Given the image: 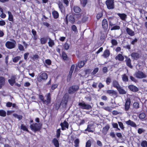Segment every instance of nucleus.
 Segmentation results:
<instances>
[{
	"label": "nucleus",
	"instance_id": "f03ea898",
	"mask_svg": "<svg viewBox=\"0 0 147 147\" xmlns=\"http://www.w3.org/2000/svg\"><path fill=\"white\" fill-rule=\"evenodd\" d=\"M42 127V125L40 123H35L31 124L30 126V128L34 132L39 131L41 129Z\"/></svg>",
	"mask_w": 147,
	"mask_h": 147
},
{
	"label": "nucleus",
	"instance_id": "052dcab7",
	"mask_svg": "<svg viewBox=\"0 0 147 147\" xmlns=\"http://www.w3.org/2000/svg\"><path fill=\"white\" fill-rule=\"evenodd\" d=\"M98 71V68H95L93 71L92 72V74L94 75Z\"/></svg>",
	"mask_w": 147,
	"mask_h": 147
},
{
	"label": "nucleus",
	"instance_id": "a18cd8bd",
	"mask_svg": "<svg viewBox=\"0 0 147 147\" xmlns=\"http://www.w3.org/2000/svg\"><path fill=\"white\" fill-rule=\"evenodd\" d=\"M91 142L90 140H88L86 143V147H91Z\"/></svg>",
	"mask_w": 147,
	"mask_h": 147
},
{
	"label": "nucleus",
	"instance_id": "bb28decb",
	"mask_svg": "<svg viewBox=\"0 0 147 147\" xmlns=\"http://www.w3.org/2000/svg\"><path fill=\"white\" fill-rule=\"evenodd\" d=\"M52 14L55 19H57L58 18L59 14L57 11H54L52 12Z\"/></svg>",
	"mask_w": 147,
	"mask_h": 147
},
{
	"label": "nucleus",
	"instance_id": "58836bf2",
	"mask_svg": "<svg viewBox=\"0 0 147 147\" xmlns=\"http://www.w3.org/2000/svg\"><path fill=\"white\" fill-rule=\"evenodd\" d=\"M133 106L135 109H137L140 107L139 104L138 102H134L133 103Z\"/></svg>",
	"mask_w": 147,
	"mask_h": 147
},
{
	"label": "nucleus",
	"instance_id": "5701e85b",
	"mask_svg": "<svg viewBox=\"0 0 147 147\" xmlns=\"http://www.w3.org/2000/svg\"><path fill=\"white\" fill-rule=\"evenodd\" d=\"M115 59L120 61H123L124 59V57L121 54H119L115 57Z\"/></svg>",
	"mask_w": 147,
	"mask_h": 147
},
{
	"label": "nucleus",
	"instance_id": "423d86ee",
	"mask_svg": "<svg viewBox=\"0 0 147 147\" xmlns=\"http://www.w3.org/2000/svg\"><path fill=\"white\" fill-rule=\"evenodd\" d=\"M79 88L78 85H74L70 87L68 89V92L70 94L74 93Z\"/></svg>",
	"mask_w": 147,
	"mask_h": 147
},
{
	"label": "nucleus",
	"instance_id": "f257e3e1",
	"mask_svg": "<svg viewBox=\"0 0 147 147\" xmlns=\"http://www.w3.org/2000/svg\"><path fill=\"white\" fill-rule=\"evenodd\" d=\"M39 98L42 101L43 103L47 105H48L51 103V97L50 93L47 94L46 96V100H45L44 96L42 95H39Z\"/></svg>",
	"mask_w": 147,
	"mask_h": 147
},
{
	"label": "nucleus",
	"instance_id": "3c124183",
	"mask_svg": "<svg viewBox=\"0 0 147 147\" xmlns=\"http://www.w3.org/2000/svg\"><path fill=\"white\" fill-rule=\"evenodd\" d=\"M118 124L119 125V126L121 129L123 130L124 129V127L123 123L121 122H118Z\"/></svg>",
	"mask_w": 147,
	"mask_h": 147
},
{
	"label": "nucleus",
	"instance_id": "39448f33",
	"mask_svg": "<svg viewBox=\"0 0 147 147\" xmlns=\"http://www.w3.org/2000/svg\"><path fill=\"white\" fill-rule=\"evenodd\" d=\"M113 86L116 88L120 94H125L126 91L123 89L119 85V83H113Z\"/></svg>",
	"mask_w": 147,
	"mask_h": 147
},
{
	"label": "nucleus",
	"instance_id": "aec40b11",
	"mask_svg": "<svg viewBox=\"0 0 147 147\" xmlns=\"http://www.w3.org/2000/svg\"><path fill=\"white\" fill-rule=\"evenodd\" d=\"M126 31L127 34L131 36H133L135 34L134 32L128 28H127Z\"/></svg>",
	"mask_w": 147,
	"mask_h": 147
},
{
	"label": "nucleus",
	"instance_id": "13d9d810",
	"mask_svg": "<svg viewBox=\"0 0 147 147\" xmlns=\"http://www.w3.org/2000/svg\"><path fill=\"white\" fill-rule=\"evenodd\" d=\"M18 47L19 48V49L20 51H22L24 50V47L22 45H21V44H18Z\"/></svg>",
	"mask_w": 147,
	"mask_h": 147
},
{
	"label": "nucleus",
	"instance_id": "e2e57ef3",
	"mask_svg": "<svg viewBox=\"0 0 147 147\" xmlns=\"http://www.w3.org/2000/svg\"><path fill=\"white\" fill-rule=\"evenodd\" d=\"M97 145L100 147H102V144L101 142L99 140H97Z\"/></svg>",
	"mask_w": 147,
	"mask_h": 147
},
{
	"label": "nucleus",
	"instance_id": "7c9ffc66",
	"mask_svg": "<svg viewBox=\"0 0 147 147\" xmlns=\"http://www.w3.org/2000/svg\"><path fill=\"white\" fill-rule=\"evenodd\" d=\"M61 105L60 101H57L55 104V109L57 110H58L59 109L60 105Z\"/></svg>",
	"mask_w": 147,
	"mask_h": 147
},
{
	"label": "nucleus",
	"instance_id": "603ef678",
	"mask_svg": "<svg viewBox=\"0 0 147 147\" xmlns=\"http://www.w3.org/2000/svg\"><path fill=\"white\" fill-rule=\"evenodd\" d=\"M111 43L113 45H116L118 44L117 41L116 40L113 39L111 40Z\"/></svg>",
	"mask_w": 147,
	"mask_h": 147
},
{
	"label": "nucleus",
	"instance_id": "2eb2a0df",
	"mask_svg": "<svg viewBox=\"0 0 147 147\" xmlns=\"http://www.w3.org/2000/svg\"><path fill=\"white\" fill-rule=\"evenodd\" d=\"M102 26L104 29H107L108 28V22L106 19H104L102 22Z\"/></svg>",
	"mask_w": 147,
	"mask_h": 147
},
{
	"label": "nucleus",
	"instance_id": "69168bd1",
	"mask_svg": "<svg viewBox=\"0 0 147 147\" xmlns=\"http://www.w3.org/2000/svg\"><path fill=\"white\" fill-rule=\"evenodd\" d=\"M112 125L114 128H118V125L117 123L113 122L112 123Z\"/></svg>",
	"mask_w": 147,
	"mask_h": 147
},
{
	"label": "nucleus",
	"instance_id": "c03bdc74",
	"mask_svg": "<svg viewBox=\"0 0 147 147\" xmlns=\"http://www.w3.org/2000/svg\"><path fill=\"white\" fill-rule=\"evenodd\" d=\"M21 59L20 56H17L13 59V61L14 62H17Z\"/></svg>",
	"mask_w": 147,
	"mask_h": 147
},
{
	"label": "nucleus",
	"instance_id": "6e6552de",
	"mask_svg": "<svg viewBox=\"0 0 147 147\" xmlns=\"http://www.w3.org/2000/svg\"><path fill=\"white\" fill-rule=\"evenodd\" d=\"M131 103L130 99L129 98H127L126 100L125 104V110L126 111H127L129 109Z\"/></svg>",
	"mask_w": 147,
	"mask_h": 147
},
{
	"label": "nucleus",
	"instance_id": "4468645a",
	"mask_svg": "<svg viewBox=\"0 0 147 147\" xmlns=\"http://www.w3.org/2000/svg\"><path fill=\"white\" fill-rule=\"evenodd\" d=\"M128 88L131 91L134 92H137L139 90L137 87L133 85H129L128 86Z\"/></svg>",
	"mask_w": 147,
	"mask_h": 147
},
{
	"label": "nucleus",
	"instance_id": "393cba45",
	"mask_svg": "<svg viewBox=\"0 0 147 147\" xmlns=\"http://www.w3.org/2000/svg\"><path fill=\"white\" fill-rule=\"evenodd\" d=\"M110 54V53L109 51L107 49L104 52V54L102 55V56H103L107 58L108 57Z\"/></svg>",
	"mask_w": 147,
	"mask_h": 147
},
{
	"label": "nucleus",
	"instance_id": "b1692460",
	"mask_svg": "<svg viewBox=\"0 0 147 147\" xmlns=\"http://www.w3.org/2000/svg\"><path fill=\"white\" fill-rule=\"evenodd\" d=\"M131 57L134 59H137L139 57V54L137 53H133L131 54Z\"/></svg>",
	"mask_w": 147,
	"mask_h": 147
},
{
	"label": "nucleus",
	"instance_id": "bf43d9fd",
	"mask_svg": "<svg viewBox=\"0 0 147 147\" xmlns=\"http://www.w3.org/2000/svg\"><path fill=\"white\" fill-rule=\"evenodd\" d=\"M58 86L57 84H53L52 85L51 88L52 90H54Z\"/></svg>",
	"mask_w": 147,
	"mask_h": 147
},
{
	"label": "nucleus",
	"instance_id": "1a4fd4ad",
	"mask_svg": "<svg viewBox=\"0 0 147 147\" xmlns=\"http://www.w3.org/2000/svg\"><path fill=\"white\" fill-rule=\"evenodd\" d=\"M47 78V74L45 73H43L40 75L38 78V80L39 82H41L42 80H46Z\"/></svg>",
	"mask_w": 147,
	"mask_h": 147
},
{
	"label": "nucleus",
	"instance_id": "a878e982",
	"mask_svg": "<svg viewBox=\"0 0 147 147\" xmlns=\"http://www.w3.org/2000/svg\"><path fill=\"white\" fill-rule=\"evenodd\" d=\"M146 117V114L144 113H141L139 114V117L142 120H144Z\"/></svg>",
	"mask_w": 147,
	"mask_h": 147
},
{
	"label": "nucleus",
	"instance_id": "774afa93",
	"mask_svg": "<svg viewBox=\"0 0 147 147\" xmlns=\"http://www.w3.org/2000/svg\"><path fill=\"white\" fill-rule=\"evenodd\" d=\"M64 47L66 50H68L69 48V45L68 43H66L64 45Z\"/></svg>",
	"mask_w": 147,
	"mask_h": 147
},
{
	"label": "nucleus",
	"instance_id": "9d476101",
	"mask_svg": "<svg viewBox=\"0 0 147 147\" xmlns=\"http://www.w3.org/2000/svg\"><path fill=\"white\" fill-rule=\"evenodd\" d=\"M60 125L61 127V129L62 130L65 129V128L68 129L69 128V124L66 121H64L63 122L60 124Z\"/></svg>",
	"mask_w": 147,
	"mask_h": 147
},
{
	"label": "nucleus",
	"instance_id": "cd10ccee",
	"mask_svg": "<svg viewBox=\"0 0 147 147\" xmlns=\"http://www.w3.org/2000/svg\"><path fill=\"white\" fill-rule=\"evenodd\" d=\"M73 10L76 13H79L81 11V9L78 7L76 6L73 8Z\"/></svg>",
	"mask_w": 147,
	"mask_h": 147
},
{
	"label": "nucleus",
	"instance_id": "dca6fc26",
	"mask_svg": "<svg viewBox=\"0 0 147 147\" xmlns=\"http://www.w3.org/2000/svg\"><path fill=\"white\" fill-rule=\"evenodd\" d=\"M125 122L128 125H130L132 127L135 128L137 127V125L135 123L130 119L129 120L127 121H126Z\"/></svg>",
	"mask_w": 147,
	"mask_h": 147
},
{
	"label": "nucleus",
	"instance_id": "473e14b6",
	"mask_svg": "<svg viewBox=\"0 0 147 147\" xmlns=\"http://www.w3.org/2000/svg\"><path fill=\"white\" fill-rule=\"evenodd\" d=\"M68 101L66 100H62L60 102L61 103V105L63 107H65L67 104Z\"/></svg>",
	"mask_w": 147,
	"mask_h": 147
},
{
	"label": "nucleus",
	"instance_id": "2f4dec72",
	"mask_svg": "<svg viewBox=\"0 0 147 147\" xmlns=\"http://www.w3.org/2000/svg\"><path fill=\"white\" fill-rule=\"evenodd\" d=\"M20 128L21 129L23 130V131H26L28 132H29V131L28 130V128L23 124H22L20 126Z\"/></svg>",
	"mask_w": 147,
	"mask_h": 147
},
{
	"label": "nucleus",
	"instance_id": "7ed1b4c3",
	"mask_svg": "<svg viewBox=\"0 0 147 147\" xmlns=\"http://www.w3.org/2000/svg\"><path fill=\"white\" fill-rule=\"evenodd\" d=\"M78 105L80 108L82 109L90 110L92 108L90 105L89 104H85L84 101L82 102H80L78 104Z\"/></svg>",
	"mask_w": 147,
	"mask_h": 147
},
{
	"label": "nucleus",
	"instance_id": "49530a36",
	"mask_svg": "<svg viewBox=\"0 0 147 147\" xmlns=\"http://www.w3.org/2000/svg\"><path fill=\"white\" fill-rule=\"evenodd\" d=\"M69 97V94L67 93L65 94L64 95L62 100H66L67 101L68 100Z\"/></svg>",
	"mask_w": 147,
	"mask_h": 147
},
{
	"label": "nucleus",
	"instance_id": "9b49d317",
	"mask_svg": "<svg viewBox=\"0 0 147 147\" xmlns=\"http://www.w3.org/2000/svg\"><path fill=\"white\" fill-rule=\"evenodd\" d=\"M106 93L111 96H115L116 97L117 96V92L113 90H108L107 91Z\"/></svg>",
	"mask_w": 147,
	"mask_h": 147
},
{
	"label": "nucleus",
	"instance_id": "72a5a7b5",
	"mask_svg": "<svg viewBox=\"0 0 147 147\" xmlns=\"http://www.w3.org/2000/svg\"><path fill=\"white\" fill-rule=\"evenodd\" d=\"M85 63V61H82L78 63V67L79 68H81L83 67Z\"/></svg>",
	"mask_w": 147,
	"mask_h": 147
},
{
	"label": "nucleus",
	"instance_id": "0e129e2a",
	"mask_svg": "<svg viewBox=\"0 0 147 147\" xmlns=\"http://www.w3.org/2000/svg\"><path fill=\"white\" fill-rule=\"evenodd\" d=\"M12 105V103L10 102H8L6 103V106L8 107H10Z\"/></svg>",
	"mask_w": 147,
	"mask_h": 147
},
{
	"label": "nucleus",
	"instance_id": "c756f323",
	"mask_svg": "<svg viewBox=\"0 0 147 147\" xmlns=\"http://www.w3.org/2000/svg\"><path fill=\"white\" fill-rule=\"evenodd\" d=\"M7 13L9 16L8 20L10 21H13V16L12 13L9 11H8Z\"/></svg>",
	"mask_w": 147,
	"mask_h": 147
},
{
	"label": "nucleus",
	"instance_id": "5fc2aeb1",
	"mask_svg": "<svg viewBox=\"0 0 147 147\" xmlns=\"http://www.w3.org/2000/svg\"><path fill=\"white\" fill-rule=\"evenodd\" d=\"M144 131L145 130L142 128H138V132L139 134H141L142 133L144 132Z\"/></svg>",
	"mask_w": 147,
	"mask_h": 147
},
{
	"label": "nucleus",
	"instance_id": "412c9836",
	"mask_svg": "<svg viewBox=\"0 0 147 147\" xmlns=\"http://www.w3.org/2000/svg\"><path fill=\"white\" fill-rule=\"evenodd\" d=\"M75 65H72L71 66L68 76V77L69 78H70L71 77L72 74L73 72V71L75 68Z\"/></svg>",
	"mask_w": 147,
	"mask_h": 147
},
{
	"label": "nucleus",
	"instance_id": "79ce46f5",
	"mask_svg": "<svg viewBox=\"0 0 147 147\" xmlns=\"http://www.w3.org/2000/svg\"><path fill=\"white\" fill-rule=\"evenodd\" d=\"M49 45V47H52L54 45V43L53 40L49 39V41L48 42Z\"/></svg>",
	"mask_w": 147,
	"mask_h": 147
},
{
	"label": "nucleus",
	"instance_id": "f3484780",
	"mask_svg": "<svg viewBox=\"0 0 147 147\" xmlns=\"http://www.w3.org/2000/svg\"><path fill=\"white\" fill-rule=\"evenodd\" d=\"M125 61L127 65L129 67L132 68L133 67L131 64V60L130 59L127 57H125Z\"/></svg>",
	"mask_w": 147,
	"mask_h": 147
},
{
	"label": "nucleus",
	"instance_id": "09e8293b",
	"mask_svg": "<svg viewBox=\"0 0 147 147\" xmlns=\"http://www.w3.org/2000/svg\"><path fill=\"white\" fill-rule=\"evenodd\" d=\"M120 27L119 26L116 25L112 27L111 28V30H119L120 29Z\"/></svg>",
	"mask_w": 147,
	"mask_h": 147
},
{
	"label": "nucleus",
	"instance_id": "a211bd4d",
	"mask_svg": "<svg viewBox=\"0 0 147 147\" xmlns=\"http://www.w3.org/2000/svg\"><path fill=\"white\" fill-rule=\"evenodd\" d=\"M136 77L139 78H142L145 77V75L142 72L138 71L136 74Z\"/></svg>",
	"mask_w": 147,
	"mask_h": 147
},
{
	"label": "nucleus",
	"instance_id": "ea45409f",
	"mask_svg": "<svg viewBox=\"0 0 147 147\" xmlns=\"http://www.w3.org/2000/svg\"><path fill=\"white\" fill-rule=\"evenodd\" d=\"M109 26H112L115 25V24H113L111 22V20L113 19V17H109L108 18Z\"/></svg>",
	"mask_w": 147,
	"mask_h": 147
},
{
	"label": "nucleus",
	"instance_id": "e433bc0d",
	"mask_svg": "<svg viewBox=\"0 0 147 147\" xmlns=\"http://www.w3.org/2000/svg\"><path fill=\"white\" fill-rule=\"evenodd\" d=\"M61 131L60 128L58 129L56 131V137L57 138H59L60 137Z\"/></svg>",
	"mask_w": 147,
	"mask_h": 147
},
{
	"label": "nucleus",
	"instance_id": "c9c22d12",
	"mask_svg": "<svg viewBox=\"0 0 147 147\" xmlns=\"http://www.w3.org/2000/svg\"><path fill=\"white\" fill-rule=\"evenodd\" d=\"M13 116L15 117H16L19 120L22 119V116L20 115H18L16 113H14L13 114Z\"/></svg>",
	"mask_w": 147,
	"mask_h": 147
},
{
	"label": "nucleus",
	"instance_id": "de8ad7c7",
	"mask_svg": "<svg viewBox=\"0 0 147 147\" xmlns=\"http://www.w3.org/2000/svg\"><path fill=\"white\" fill-rule=\"evenodd\" d=\"M62 57L64 60H68L67 55L65 52H63L62 53Z\"/></svg>",
	"mask_w": 147,
	"mask_h": 147
},
{
	"label": "nucleus",
	"instance_id": "f8f14e48",
	"mask_svg": "<svg viewBox=\"0 0 147 147\" xmlns=\"http://www.w3.org/2000/svg\"><path fill=\"white\" fill-rule=\"evenodd\" d=\"M109 129V124H107L105 127H103L102 131V133L104 135H106Z\"/></svg>",
	"mask_w": 147,
	"mask_h": 147
},
{
	"label": "nucleus",
	"instance_id": "37998d69",
	"mask_svg": "<svg viewBox=\"0 0 147 147\" xmlns=\"http://www.w3.org/2000/svg\"><path fill=\"white\" fill-rule=\"evenodd\" d=\"M74 142L75 143V147H77L79 146V140L78 138L76 139L74 141Z\"/></svg>",
	"mask_w": 147,
	"mask_h": 147
},
{
	"label": "nucleus",
	"instance_id": "8fccbe9b",
	"mask_svg": "<svg viewBox=\"0 0 147 147\" xmlns=\"http://www.w3.org/2000/svg\"><path fill=\"white\" fill-rule=\"evenodd\" d=\"M15 77L14 76H11V79L8 80V82L9 83H14L15 82Z\"/></svg>",
	"mask_w": 147,
	"mask_h": 147
},
{
	"label": "nucleus",
	"instance_id": "ddd939ff",
	"mask_svg": "<svg viewBox=\"0 0 147 147\" xmlns=\"http://www.w3.org/2000/svg\"><path fill=\"white\" fill-rule=\"evenodd\" d=\"M94 125V124L93 123H91L88 124L87 128L85 129V131H88V132L93 133L94 131L92 129V127H93Z\"/></svg>",
	"mask_w": 147,
	"mask_h": 147
},
{
	"label": "nucleus",
	"instance_id": "4d7b16f0",
	"mask_svg": "<svg viewBox=\"0 0 147 147\" xmlns=\"http://www.w3.org/2000/svg\"><path fill=\"white\" fill-rule=\"evenodd\" d=\"M85 123V120L84 119H83L82 120H81V121L80 122L78 123V125L79 126L81 125L84 124Z\"/></svg>",
	"mask_w": 147,
	"mask_h": 147
},
{
	"label": "nucleus",
	"instance_id": "6e6d98bb",
	"mask_svg": "<svg viewBox=\"0 0 147 147\" xmlns=\"http://www.w3.org/2000/svg\"><path fill=\"white\" fill-rule=\"evenodd\" d=\"M122 79L123 81L124 82H126L128 80V78L125 75H124L122 77Z\"/></svg>",
	"mask_w": 147,
	"mask_h": 147
},
{
	"label": "nucleus",
	"instance_id": "0eeeda50",
	"mask_svg": "<svg viewBox=\"0 0 147 147\" xmlns=\"http://www.w3.org/2000/svg\"><path fill=\"white\" fill-rule=\"evenodd\" d=\"M114 0H107L106 1V4L108 8L111 9L114 8Z\"/></svg>",
	"mask_w": 147,
	"mask_h": 147
},
{
	"label": "nucleus",
	"instance_id": "c85d7f7f",
	"mask_svg": "<svg viewBox=\"0 0 147 147\" xmlns=\"http://www.w3.org/2000/svg\"><path fill=\"white\" fill-rule=\"evenodd\" d=\"M40 40L42 44H45L47 42V39L46 38L43 37L40 39Z\"/></svg>",
	"mask_w": 147,
	"mask_h": 147
},
{
	"label": "nucleus",
	"instance_id": "680f3d73",
	"mask_svg": "<svg viewBox=\"0 0 147 147\" xmlns=\"http://www.w3.org/2000/svg\"><path fill=\"white\" fill-rule=\"evenodd\" d=\"M87 3V0H82L81 3L82 4V6L83 7H85Z\"/></svg>",
	"mask_w": 147,
	"mask_h": 147
},
{
	"label": "nucleus",
	"instance_id": "f704fd0d",
	"mask_svg": "<svg viewBox=\"0 0 147 147\" xmlns=\"http://www.w3.org/2000/svg\"><path fill=\"white\" fill-rule=\"evenodd\" d=\"M0 116L3 117H5L6 116V112L5 111L3 110H0Z\"/></svg>",
	"mask_w": 147,
	"mask_h": 147
},
{
	"label": "nucleus",
	"instance_id": "864d4df0",
	"mask_svg": "<svg viewBox=\"0 0 147 147\" xmlns=\"http://www.w3.org/2000/svg\"><path fill=\"white\" fill-rule=\"evenodd\" d=\"M59 9H60L61 12H62V10H63V9L64 8V7L63 6V4L61 2H59Z\"/></svg>",
	"mask_w": 147,
	"mask_h": 147
},
{
	"label": "nucleus",
	"instance_id": "a19ab883",
	"mask_svg": "<svg viewBox=\"0 0 147 147\" xmlns=\"http://www.w3.org/2000/svg\"><path fill=\"white\" fill-rule=\"evenodd\" d=\"M69 20L72 23H73L75 22V19L74 17L72 15H70L69 17Z\"/></svg>",
	"mask_w": 147,
	"mask_h": 147
},
{
	"label": "nucleus",
	"instance_id": "20e7f679",
	"mask_svg": "<svg viewBox=\"0 0 147 147\" xmlns=\"http://www.w3.org/2000/svg\"><path fill=\"white\" fill-rule=\"evenodd\" d=\"M11 40L12 42L8 41L5 43V46L8 49H12L13 48L16 46V42L13 39H12Z\"/></svg>",
	"mask_w": 147,
	"mask_h": 147
},
{
	"label": "nucleus",
	"instance_id": "4be33fe9",
	"mask_svg": "<svg viewBox=\"0 0 147 147\" xmlns=\"http://www.w3.org/2000/svg\"><path fill=\"white\" fill-rule=\"evenodd\" d=\"M117 14L122 20H125L126 18L127 15L125 13H118Z\"/></svg>",
	"mask_w": 147,
	"mask_h": 147
},
{
	"label": "nucleus",
	"instance_id": "338daca9",
	"mask_svg": "<svg viewBox=\"0 0 147 147\" xmlns=\"http://www.w3.org/2000/svg\"><path fill=\"white\" fill-rule=\"evenodd\" d=\"M45 61V63L48 65H50L51 64V60L49 59L46 60Z\"/></svg>",
	"mask_w": 147,
	"mask_h": 147
},
{
	"label": "nucleus",
	"instance_id": "4c0bfd02",
	"mask_svg": "<svg viewBox=\"0 0 147 147\" xmlns=\"http://www.w3.org/2000/svg\"><path fill=\"white\" fill-rule=\"evenodd\" d=\"M142 147H147V142L145 140L142 141L141 143Z\"/></svg>",
	"mask_w": 147,
	"mask_h": 147
},
{
	"label": "nucleus",
	"instance_id": "6ab92c4d",
	"mask_svg": "<svg viewBox=\"0 0 147 147\" xmlns=\"http://www.w3.org/2000/svg\"><path fill=\"white\" fill-rule=\"evenodd\" d=\"M52 143L55 147H59V141L56 138H54L52 140Z\"/></svg>",
	"mask_w": 147,
	"mask_h": 147
}]
</instances>
